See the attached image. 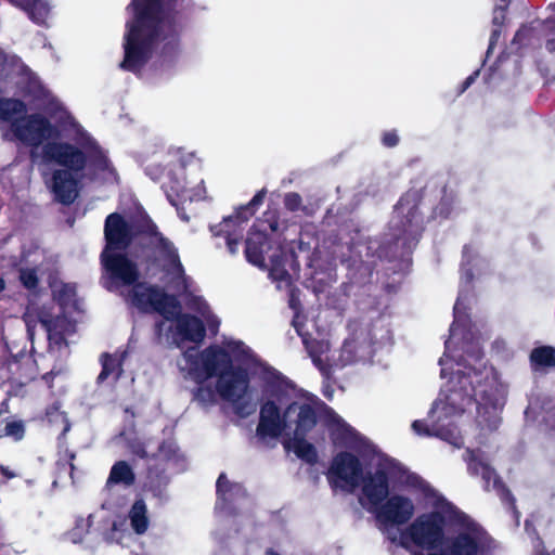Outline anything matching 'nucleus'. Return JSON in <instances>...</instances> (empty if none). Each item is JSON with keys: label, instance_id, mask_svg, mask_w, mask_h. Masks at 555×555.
I'll return each mask as SVG.
<instances>
[{"label": "nucleus", "instance_id": "obj_23", "mask_svg": "<svg viewBox=\"0 0 555 555\" xmlns=\"http://www.w3.org/2000/svg\"><path fill=\"white\" fill-rule=\"evenodd\" d=\"M107 540L116 543H124L131 538V532L127 528L125 520H115L111 530L106 533Z\"/></svg>", "mask_w": 555, "mask_h": 555}, {"label": "nucleus", "instance_id": "obj_24", "mask_svg": "<svg viewBox=\"0 0 555 555\" xmlns=\"http://www.w3.org/2000/svg\"><path fill=\"white\" fill-rule=\"evenodd\" d=\"M103 370L99 375L100 380H104L108 377L116 379L120 374V361L117 357L105 356L102 360Z\"/></svg>", "mask_w": 555, "mask_h": 555}, {"label": "nucleus", "instance_id": "obj_33", "mask_svg": "<svg viewBox=\"0 0 555 555\" xmlns=\"http://www.w3.org/2000/svg\"><path fill=\"white\" fill-rule=\"evenodd\" d=\"M547 49L551 52H555V37L547 41Z\"/></svg>", "mask_w": 555, "mask_h": 555}, {"label": "nucleus", "instance_id": "obj_14", "mask_svg": "<svg viewBox=\"0 0 555 555\" xmlns=\"http://www.w3.org/2000/svg\"><path fill=\"white\" fill-rule=\"evenodd\" d=\"M154 244L156 245L157 257L159 261L164 262V266L172 275L177 291L188 289V282L183 274L182 266L179 261L176 248L170 242L162 236H155Z\"/></svg>", "mask_w": 555, "mask_h": 555}, {"label": "nucleus", "instance_id": "obj_17", "mask_svg": "<svg viewBox=\"0 0 555 555\" xmlns=\"http://www.w3.org/2000/svg\"><path fill=\"white\" fill-rule=\"evenodd\" d=\"M25 114V105L17 100H0V118L11 125Z\"/></svg>", "mask_w": 555, "mask_h": 555}, {"label": "nucleus", "instance_id": "obj_12", "mask_svg": "<svg viewBox=\"0 0 555 555\" xmlns=\"http://www.w3.org/2000/svg\"><path fill=\"white\" fill-rule=\"evenodd\" d=\"M266 230L264 222L259 223L258 221L254 225L246 240V258L254 266L267 269L270 276L279 282V288L288 286L289 275L286 264L291 262L292 256L285 254L280 245L267 242L263 234Z\"/></svg>", "mask_w": 555, "mask_h": 555}, {"label": "nucleus", "instance_id": "obj_38", "mask_svg": "<svg viewBox=\"0 0 555 555\" xmlns=\"http://www.w3.org/2000/svg\"><path fill=\"white\" fill-rule=\"evenodd\" d=\"M269 228H270L272 231H275V230H276V228H275V225H274L273 223H270V224H269Z\"/></svg>", "mask_w": 555, "mask_h": 555}, {"label": "nucleus", "instance_id": "obj_10", "mask_svg": "<svg viewBox=\"0 0 555 555\" xmlns=\"http://www.w3.org/2000/svg\"><path fill=\"white\" fill-rule=\"evenodd\" d=\"M51 288L52 300L29 304L24 320L30 338L40 325L47 332L51 351H62L67 349L68 338L75 332L80 306L74 285L53 281Z\"/></svg>", "mask_w": 555, "mask_h": 555}, {"label": "nucleus", "instance_id": "obj_2", "mask_svg": "<svg viewBox=\"0 0 555 555\" xmlns=\"http://www.w3.org/2000/svg\"><path fill=\"white\" fill-rule=\"evenodd\" d=\"M183 378L197 385L195 398L203 404L219 396L238 410L255 409L250 379L264 369L243 341L224 339L204 350H186L178 362Z\"/></svg>", "mask_w": 555, "mask_h": 555}, {"label": "nucleus", "instance_id": "obj_7", "mask_svg": "<svg viewBox=\"0 0 555 555\" xmlns=\"http://www.w3.org/2000/svg\"><path fill=\"white\" fill-rule=\"evenodd\" d=\"M128 296L139 309L159 312L164 317L158 325L159 335L177 345L183 341L201 343L205 337L204 322L212 331L219 325L207 302L193 294L185 301V313L181 312L175 297L144 283L134 285Z\"/></svg>", "mask_w": 555, "mask_h": 555}, {"label": "nucleus", "instance_id": "obj_8", "mask_svg": "<svg viewBox=\"0 0 555 555\" xmlns=\"http://www.w3.org/2000/svg\"><path fill=\"white\" fill-rule=\"evenodd\" d=\"M172 0H132L131 14L124 36L121 67L140 72L150 61L163 53L172 33L167 7Z\"/></svg>", "mask_w": 555, "mask_h": 555}, {"label": "nucleus", "instance_id": "obj_25", "mask_svg": "<svg viewBox=\"0 0 555 555\" xmlns=\"http://www.w3.org/2000/svg\"><path fill=\"white\" fill-rule=\"evenodd\" d=\"M20 280L25 287L29 289L35 288L39 281V269L29 267L21 268Z\"/></svg>", "mask_w": 555, "mask_h": 555}, {"label": "nucleus", "instance_id": "obj_40", "mask_svg": "<svg viewBox=\"0 0 555 555\" xmlns=\"http://www.w3.org/2000/svg\"><path fill=\"white\" fill-rule=\"evenodd\" d=\"M308 348H309V350H310V353L314 357V354H313V350L311 349V347H309V346H308Z\"/></svg>", "mask_w": 555, "mask_h": 555}, {"label": "nucleus", "instance_id": "obj_36", "mask_svg": "<svg viewBox=\"0 0 555 555\" xmlns=\"http://www.w3.org/2000/svg\"><path fill=\"white\" fill-rule=\"evenodd\" d=\"M4 288V282L2 279H0V292Z\"/></svg>", "mask_w": 555, "mask_h": 555}, {"label": "nucleus", "instance_id": "obj_34", "mask_svg": "<svg viewBox=\"0 0 555 555\" xmlns=\"http://www.w3.org/2000/svg\"><path fill=\"white\" fill-rule=\"evenodd\" d=\"M247 212H249V215H253V211H249V207H246L242 211L238 212V214H241L242 220L247 219Z\"/></svg>", "mask_w": 555, "mask_h": 555}, {"label": "nucleus", "instance_id": "obj_15", "mask_svg": "<svg viewBox=\"0 0 555 555\" xmlns=\"http://www.w3.org/2000/svg\"><path fill=\"white\" fill-rule=\"evenodd\" d=\"M242 222L241 214L225 218L220 224L218 234L224 235L230 253L235 254L238 249V240L242 231L240 229Z\"/></svg>", "mask_w": 555, "mask_h": 555}, {"label": "nucleus", "instance_id": "obj_41", "mask_svg": "<svg viewBox=\"0 0 555 555\" xmlns=\"http://www.w3.org/2000/svg\"><path fill=\"white\" fill-rule=\"evenodd\" d=\"M546 555H550V554H546Z\"/></svg>", "mask_w": 555, "mask_h": 555}, {"label": "nucleus", "instance_id": "obj_4", "mask_svg": "<svg viewBox=\"0 0 555 555\" xmlns=\"http://www.w3.org/2000/svg\"><path fill=\"white\" fill-rule=\"evenodd\" d=\"M423 512L404 529V547L428 550L427 555H488L493 541L470 517L457 511L434 488H424Z\"/></svg>", "mask_w": 555, "mask_h": 555}, {"label": "nucleus", "instance_id": "obj_28", "mask_svg": "<svg viewBox=\"0 0 555 555\" xmlns=\"http://www.w3.org/2000/svg\"><path fill=\"white\" fill-rule=\"evenodd\" d=\"M7 435L13 436L16 439L23 436V426L20 423H10L7 425Z\"/></svg>", "mask_w": 555, "mask_h": 555}, {"label": "nucleus", "instance_id": "obj_26", "mask_svg": "<svg viewBox=\"0 0 555 555\" xmlns=\"http://www.w3.org/2000/svg\"><path fill=\"white\" fill-rule=\"evenodd\" d=\"M89 520L88 519H80L76 522L75 528L68 533V539L73 543H80L83 541L86 534L89 531Z\"/></svg>", "mask_w": 555, "mask_h": 555}, {"label": "nucleus", "instance_id": "obj_13", "mask_svg": "<svg viewBox=\"0 0 555 555\" xmlns=\"http://www.w3.org/2000/svg\"><path fill=\"white\" fill-rule=\"evenodd\" d=\"M179 178L170 185V190L182 201L195 202L205 199L207 196L204 179L196 170L184 172L180 170Z\"/></svg>", "mask_w": 555, "mask_h": 555}, {"label": "nucleus", "instance_id": "obj_29", "mask_svg": "<svg viewBox=\"0 0 555 555\" xmlns=\"http://www.w3.org/2000/svg\"><path fill=\"white\" fill-rule=\"evenodd\" d=\"M399 141V137L395 131H388L383 135V143L386 146H395Z\"/></svg>", "mask_w": 555, "mask_h": 555}, {"label": "nucleus", "instance_id": "obj_9", "mask_svg": "<svg viewBox=\"0 0 555 555\" xmlns=\"http://www.w3.org/2000/svg\"><path fill=\"white\" fill-rule=\"evenodd\" d=\"M323 412L334 446L349 449L359 455L349 451L339 452L333 459L328 472L330 479L336 488L352 492L358 486H363L370 473L375 472L372 459L380 453L333 410L324 408Z\"/></svg>", "mask_w": 555, "mask_h": 555}, {"label": "nucleus", "instance_id": "obj_20", "mask_svg": "<svg viewBox=\"0 0 555 555\" xmlns=\"http://www.w3.org/2000/svg\"><path fill=\"white\" fill-rule=\"evenodd\" d=\"M132 480H133L132 470L126 462H118L113 466V468L111 470L109 478H108V482H114V483L122 482V483L129 485L132 482Z\"/></svg>", "mask_w": 555, "mask_h": 555}, {"label": "nucleus", "instance_id": "obj_1", "mask_svg": "<svg viewBox=\"0 0 555 555\" xmlns=\"http://www.w3.org/2000/svg\"><path fill=\"white\" fill-rule=\"evenodd\" d=\"M10 129L15 139L31 147L34 157L63 167L53 172L49 185L61 203L74 202L79 193L80 171L93 143L70 114L61 106L50 120L24 114Z\"/></svg>", "mask_w": 555, "mask_h": 555}, {"label": "nucleus", "instance_id": "obj_35", "mask_svg": "<svg viewBox=\"0 0 555 555\" xmlns=\"http://www.w3.org/2000/svg\"><path fill=\"white\" fill-rule=\"evenodd\" d=\"M298 199L296 195H288L287 196V203H289L291 201H296Z\"/></svg>", "mask_w": 555, "mask_h": 555}, {"label": "nucleus", "instance_id": "obj_37", "mask_svg": "<svg viewBox=\"0 0 555 555\" xmlns=\"http://www.w3.org/2000/svg\"><path fill=\"white\" fill-rule=\"evenodd\" d=\"M474 77H469L467 80H466V86H468L469 83H472Z\"/></svg>", "mask_w": 555, "mask_h": 555}, {"label": "nucleus", "instance_id": "obj_32", "mask_svg": "<svg viewBox=\"0 0 555 555\" xmlns=\"http://www.w3.org/2000/svg\"><path fill=\"white\" fill-rule=\"evenodd\" d=\"M498 36H499V30L498 29H494L492 31V36L490 38V48H492V46L494 44V42L496 41L498 39Z\"/></svg>", "mask_w": 555, "mask_h": 555}, {"label": "nucleus", "instance_id": "obj_39", "mask_svg": "<svg viewBox=\"0 0 555 555\" xmlns=\"http://www.w3.org/2000/svg\"><path fill=\"white\" fill-rule=\"evenodd\" d=\"M294 325H295L296 327H298V318H296V319L294 320Z\"/></svg>", "mask_w": 555, "mask_h": 555}, {"label": "nucleus", "instance_id": "obj_22", "mask_svg": "<svg viewBox=\"0 0 555 555\" xmlns=\"http://www.w3.org/2000/svg\"><path fill=\"white\" fill-rule=\"evenodd\" d=\"M469 469L475 474H480L482 478L487 481L488 486L491 481L495 483V474L493 469L488 465L486 461L479 459L478 456H472L469 460Z\"/></svg>", "mask_w": 555, "mask_h": 555}, {"label": "nucleus", "instance_id": "obj_30", "mask_svg": "<svg viewBox=\"0 0 555 555\" xmlns=\"http://www.w3.org/2000/svg\"><path fill=\"white\" fill-rule=\"evenodd\" d=\"M504 18H505L504 10L502 8L496 9L494 11V15H493V24L494 25L502 24Z\"/></svg>", "mask_w": 555, "mask_h": 555}, {"label": "nucleus", "instance_id": "obj_5", "mask_svg": "<svg viewBox=\"0 0 555 555\" xmlns=\"http://www.w3.org/2000/svg\"><path fill=\"white\" fill-rule=\"evenodd\" d=\"M264 373V402L257 435L263 439L284 435V447L288 452L307 463L315 462L317 450L309 438L317 425L321 402L313 395L297 390L275 372Z\"/></svg>", "mask_w": 555, "mask_h": 555}, {"label": "nucleus", "instance_id": "obj_18", "mask_svg": "<svg viewBox=\"0 0 555 555\" xmlns=\"http://www.w3.org/2000/svg\"><path fill=\"white\" fill-rule=\"evenodd\" d=\"M94 177L105 182H116L118 180L117 173L107 158L100 153L99 157L93 164Z\"/></svg>", "mask_w": 555, "mask_h": 555}, {"label": "nucleus", "instance_id": "obj_11", "mask_svg": "<svg viewBox=\"0 0 555 555\" xmlns=\"http://www.w3.org/2000/svg\"><path fill=\"white\" fill-rule=\"evenodd\" d=\"M105 236L107 245L103 251L102 259L106 272L114 284H132L138 272L134 264L125 256L118 254V250L128 245L131 238V229L117 214H112L106 219Z\"/></svg>", "mask_w": 555, "mask_h": 555}, {"label": "nucleus", "instance_id": "obj_16", "mask_svg": "<svg viewBox=\"0 0 555 555\" xmlns=\"http://www.w3.org/2000/svg\"><path fill=\"white\" fill-rule=\"evenodd\" d=\"M129 519L131 529L134 533L141 535L144 534L150 526V517L147 513V506L143 500H137L130 511Z\"/></svg>", "mask_w": 555, "mask_h": 555}, {"label": "nucleus", "instance_id": "obj_19", "mask_svg": "<svg viewBox=\"0 0 555 555\" xmlns=\"http://www.w3.org/2000/svg\"><path fill=\"white\" fill-rule=\"evenodd\" d=\"M241 492L238 485H233L229 481L225 475H220L217 480V493H218V508L221 506V502L224 503L227 500L232 499L233 495Z\"/></svg>", "mask_w": 555, "mask_h": 555}, {"label": "nucleus", "instance_id": "obj_27", "mask_svg": "<svg viewBox=\"0 0 555 555\" xmlns=\"http://www.w3.org/2000/svg\"><path fill=\"white\" fill-rule=\"evenodd\" d=\"M25 9L30 10L31 14L35 16V12L38 11L40 16L47 12V7L42 0H15Z\"/></svg>", "mask_w": 555, "mask_h": 555}, {"label": "nucleus", "instance_id": "obj_31", "mask_svg": "<svg viewBox=\"0 0 555 555\" xmlns=\"http://www.w3.org/2000/svg\"><path fill=\"white\" fill-rule=\"evenodd\" d=\"M263 196L264 194L261 192V193H257L254 198L251 199L249 206H256V205H259L262 199H263Z\"/></svg>", "mask_w": 555, "mask_h": 555}, {"label": "nucleus", "instance_id": "obj_6", "mask_svg": "<svg viewBox=\"0 0 555 555\" xmlns=\"http://www.w3.org/2000/svg\"><path fill=\"white\" fill-rule=\"evenodd\" d=\"M372 467L375 472L363 483V506L385 528L406 524L415 514V502L424 505V488L433 487L384 454L373 456Z\"/></svg>", "mask_w": 555, "mask_h": 555}, {"label": "nucleus", "instance_id": "obj_21", "mask_svg": "<svg viewBox=\"0 0 555 555\" xmlns=\"http://www.w3.org/2000/svg\"><path fill=\"white\" fill-rule=\"evenodd\" d=\"M531 361L535 366L555 365V349L552 347L537 348L531 353Z\"/></svg>", "mask_w": 555, "mask_h": 555}, {"label": "nucleus", "instance_id": "obj_3", "mask_svg": "<svg viewBox=\"0 0 555 555\" xmlns=\"http://www.w3.org/2000/svg\"><path fill=\"white\" fill-rule=\"evenodd\" d=\"M452 341L446 343V352L439 360L441 377L448 378L442 386L438 400L430 410L433 427L429 429L424 422L415 421L412 429L417 435L435 434L454 446L462 439L451 427L468 411L474 402L477 404L478 423L492 430L499 424V397L490 372L472 369L468 359L455 361L451 356Z\"/></svg>", "mask_w": 555, "mask_h": 555}]
</instances>
